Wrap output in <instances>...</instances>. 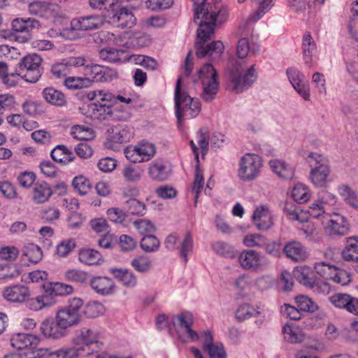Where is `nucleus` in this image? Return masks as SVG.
Here are the masks:
<instances>
[{"instance_id":"obj_1","label":"nucleus","mask_w":358,"mask_h":358,"mask_svg":"<svg viewBox=\"0 0 358 358\" xmlns=\"http://www.w3.org/2000/svg\"><path fill=\"white\" fill-rule=\"evenodd\" d=\"M194 6V21L197 20L199 28L196 31V41L194 44L196 55L198 58L210 57L213 59H217L224 52V46L221 41H215L210 43L207 41L214 36L216 22H224L228 16V10L226 8L206 7V0H193Z\"/></svg>"},{"instance_id":"obj_2","label":"nucleus","mask_w":358,"mask_h":358,"mask_svg":"<svg viewBox=\"0 0 358 358\" xmlns=\"http://www.w3.org/2000/svg\"><path fill=\"white\" fill-rule=\"evenodd\" d=\"M181 84L182 78L179 77L175 88L176 115L179 125L182 120L194 118L201 111L199 100L192 98L187 92L181 91Z\"/></svg>"},{"instance_id":"obj_3","label":"nucleus","mask_w":358,"mask_h":358,"mask_svg":"<svg viewBox=\"0 0 358 358\" xmlns=\"http://www.w3.org/2000/svg\"><path fill=\"white\" fill-rule=\"evenodd\" d=\"M198 78L203 85L201 99L207 103L211 102L215 99L219 90L217 71L210 63H206L199 70Z\"/></svg>"},{"instance_id":"obj_4","label":"nucleus","mask_w":358,"mask_h":358,"mask_svg":"<svg viewBox=\"0 0 358 358\" xmlns=\"http://www.w3.org/2000/svg\"><path fill=\"white\" fill-rule=\"evenodd\" d=\"M229 78L233 90L240 93L247 90L257 78L254 65L245 71L244 62L236 61L230 72Z\"/></svg>"},{"instance_id":"obj_5","label":"nucleus","mask_w":358,"mask_h":358,"mask_svg":"<svg viewBox=\"0 0 358 358\" xmlns=\"http://www.w3.org/2000/svg\"><path fill=\"white\" fill-rule=\"evenodd\" d=\"M83 301L80 298L69 300V305L59 308L55 317L68 332V329L78 325L82 322L81 308Z\"/></svg>"},{"instance_id":"obj_6","label":"nucleus","mask_w":358,"mask_h":358,"mask_svg":"<svg viewBox=\"0 0 358 358\" xmlns=\"http://www.w3.org/2000/svg\"><path fill=\"white\" fill-rule=\"evenodd\" d=\"M72 343L76 345H81L84 348L86 355H92L94 351L99 348V333L97 330L84 327L75 331Z\"/></svg>"},{"instance_id":"obj_7","label":"nucleus","mask_w":358,"mask_h":358,"mask_svg":"<svg viewBox=\"0 0 358 358\" xmlns=\"http://www.w3.org/2000/svg\"><path fill=\"white\" fill-rule=\"evenodd\" d=\"M41 57L37 54H29L23 57L17 64V70L27 82L34 83L41 76Z\"/></svg>"},{"instance_id":"obj_8","label":"nucleus","mask_w":358,"mask_h":358,"mask_svg":"<svg viewBox=\"0 0 358 358\" xmlns=\"http://www.w3.org/2000/svg\"><path fill=\"white\" fill-rule=\"evenodd\" d=\"M262 166V162L259 156L248 153L240 160L238 177L244 181L252 180L259 176Z\"/></svg>"},{"instance_id":"obj_9","label":"nucleus","mask_w":358,"mask_h":358,"mask_svg":"<svg viewBox=\"0 0 358 358\" xmlns=\"http://www.w3.org/2000/svg\"><path fill=\"white\" fill-rule=\"evenodd\" d=\"M39 338L30 334H17L13 335L10 338V344L19 350L24 349H29L30 351L24 353L26 358H41V350H35L38 343Z\"/></svg>"},{"instance_id":"obj_10","label":"nucleus","mask_w":358,"mask_h":358,"mask_svg":"<svg viewBox=\"0 0 358 358\" xmlns=\"http://www.w3.org/2000/svg\"><path fill=\"white\" fill-rule=\"evenodd\" d=\"M192 324V315L187 312L176 315L173 318V326L179 328L178 330L179 338L185 342L188 340L197 341L199 339L198 334L191 329Z\"/></svg>"},{"instance_id":"obj_11","label":"nucleus","mask_w":358,"mask_h":358,"mask_svg":"<svg viewBox=\"0 0 358 358\" xmlns=\"http://www.w3.org/2000/svg\"><path fill=\"white\" fill-rule=\"evenodd\" d=\"M40 22L34 18H16L12 22V27L15 32L21 33L22 35L16 36V41L20 43H26L31 39V32L34 29H38Z\"/></svg>"},{"instance_id":"obj_12","label":"nucleus","mask_w":358,"mask_h":358,"mask_svg":"<svg viewBox=\"0 0 358 358\" xmlns=\"http://www.w3.org/2000/svg\"><path fill=\"white\" fill-rule=\"evenodd\" d=\"M108 16L112 23L117 27L131 28L136 23V17L132 12L124 7H121L118 1L115 6L109 10Z\"/></svg>"},{"instance_id":"obj_13","label":"nucleus","mask_w":358,"mask_h":358,"mask_svg":"<svg viewBox=\"0 0 358 358\" xmlns=\"http://www.w3.org/2000/svg\"><path fill=\"white\" fill-rule=\"evenodd\" d=\"M104 17L99 15L80 16L71 21V29L76 31H93L99 29L104 24Z\"/></svg>"},{"instance_id":"obj_14","label":"nucleus","mask_w":358,"mask_h":358,"mask_svg":"<svg viewBox=\"0 0 358 358\" xmlns=\"http://www.w3.org/2000/svg\"><path fill=\"white\" fill-rule=\"evenodd\" d=\"M241 266L247 270L259 271L268 264L259 252L253 250H245L238 257Z\"/></svg>"},{"instance_id":"obj_15","label":"nucleus","mask_w":358,"mask_h":358,"mask_svg":"<svg viewBox=\"0 0 358 358\" xmlns=\"http://www.w3.org/2000/svg\"><path fill=\"white\" fill-rule=\"evenodd\" d=\"M40 330L45 338L55 340L65 337L68 333L55 317L45 318L41 324Z\"/></svg>"},{"instance_id":"obj_16","label":"nucleus","mask_w":358,"mask_h":358,"mask_svg":"<svg viewBox=\"0 0 358 358\" xmlns=\"http://www.w3.org/2000/svg\"><path fill=\"white\" fill-rule=\"evenodd\" d=\"M4 299L14 303H24L31 296L28 287L23 285H15L6 287L3 292Z\"/></svg>"},{"instance_id":"obj_17","label":"nucleus","mask_w":358,"mask_h":358,"mask_svg":"<svg viewBox=\"0 0 358 358\" xmlns=\"http://www.w3.org/2000/svg\"><path fill=\"white\" fill-rule=\"evenodd\" d=\"M86 75L92 76L94 82H108L115 78V70L107 66L91 64L86 66Z\"/></svg>"},{"instance_id":"obj_18","label":"nucleus","mask_w":358,"mask_h":358,"mask_svg":"<svg viewBox=\"0 0 358 358\" xmlns=\"http://www.w3.org/2000/svg\"><path fill=\"white\" fill-rule=\"evenodd\" d=\"M95 108L96 112L92 115V119H106L108 117H111L113 120L119 121H126L130 117L129 113L127 108L122 106H115L110 107V111H101L99 106H92L91 110Z\"/></svg>"},{"instance_id":"obj_19","label":"nucleus","mask_w":358,"mask_h":358,"mask_svg":"<svg viewBox=\"0 0 358 358\" xmlns=\"http://www.w3.org/2000/svg\"><path fill=\"white\" fill-rule=\"evenodd\" d=\"M329 301L337 308H345L348 312L358 315V298L348 294L338 293L330 296Z\"/></svg>"},{"instance_id":"obj_20","label":"nucleus","mask_w":358,"mask_h":358,"mask_svg":"<svg viewBox=\"0 0 358 358\" xmlns=\"http://www.w3.org/2000/svg\"><path fill=\"white\" fill-rule=\"evenodd\" d=\"M282 252L287 258L294 262H303L308 257L306 248L297 241H291L285 244Z\"/></svg>"},{"instance_id":"obj_21","label":"nucleus","mask_w":358,"mask_h":358,"mask_svg":"<svg viewBox=\"0 0 358 358\" xmlns=\"http://www.w3.org/2000/svg\"><path fill=\"white\" fill-rule=\"evenodd\" d=\"M349 231V226L345 218L340 215H335L328 222L326 232L331 236H341L346 235Z\"/></svg>"},{"instance_id":"obj_22","label":"nucleus","mask_w":358,"mask_h":358,"mask_svg":"<svg viewBox=\"0 0 358 358\" xmlns=\"http://www.w3.org/2000/svg\"><path fill=\"white\" fill-rule=\"evenodd\" d=\"M90 285L92 289L101 295H109L115 292V283L108 277H93L90 281Z\"/></svg>"},{"instance_id":"obj_23","label":"nucleus","mask_w":358,"mask_h":358,"mask_svg":"<svg viewBox=\"0 0 358 358\" xmlns=\"http://www.w3.org/2000/svg\"><path fill=\"white\" fill-rule=\"evenodd\" d=\"M46 294L54 301V306L57 303V296L69 294L73 292V287L61 282H45L42 285Z\"/></svg>"},{"instance_id":"obj_24","label":"nucleus","mask_w":358,"mask_h":358,"mask_svg":"<svg viewBox=\"0 0 358 358\" xmlns=\"http://www.w3.org/2000/svg\"><path fill=\"white\" fill-rule=\"evenodd\" d=\"M24 303L27 308L32 311H39L54 306V301L50 296L46 294L45 290H43L41 294L35 297H28Z\"/></svg>"},{"instance_id":"obj_25","label":"nucleus","mask_w":358,"mask_h":358,"mask_svg":"<svg viewBox=\"0 0 358 358\" xmlns=\"http://www.w3.org/2000/svg\"><path fill=\"white\" fill-rule=\"evenodd\" d=\"M87 98L90 100H96V102L91 103L87 106V113L89 116L92 118V115L94 113L96 112V110H91V106H99L100 105H103L106 101L111 102L113 99V97L111 96V92L107 90H94L91 91L87 94Z\"/></svg>"},{"instance_id":"obj_26","label":"nucleus","mask_w":358,"mask_h":358,"mask_svg":"<svg viewBox=\"0 0 358 358\" xmlns=\"http://www.w3.org/2000/svg\"><path fill=\"white\" fill-rule=\"evenodd\" d=\"M345 261L358 263V237L351 236L346 239V244L341 252Z\"/></svg>"},{"instance_id":"obj_27","label":"nucleus","mask_w":358,"mask_h":358,"mask_svg":"<svg viewBox=\"0 0 358 358\" xmlns=\"http://www.w3.org/2000/svg\"><path fill=\"white\" fill-rule=\"evenodd\" d=\"M109 272L127 287H134L137 285L136 276L128 269L111 268L109 269Z\"/></svg>"},{"instance_id":"obj_28","label":"nucleus","mask_w":358,"mask_h":358,"mask_svg":"<svg viewBox=\"0 0 358 358\" xmlns=\"http://www.w3.org/2000/svg\"><path fill=\"white\" fill-rule=\"evenodd\" d=\"M148 173L153 180L163 181L168 178L170 169L167 163L162 161H155L150 164Z\"/></svg>"},{"instance_id":"obj_29","label":"nucleus","mask_w":358,"mask_h":358,"mask_svg":"<svg viewBox=\"0 0 358 358\" xmlns=\"http://www.w3.org/2000/svg\"><path fill=\"white\" fill-rule=\"evenodd\" d=\"M45 100L54 106H64L66 104V99L63 92L53 87H47L43 90Z\"/></svg>"},{"instance_id":"obj_30","label":"nucleus","mask_w":358,"mask_h":358,"mask_svg":"<svg viewBox=\"0 0 358 358\" xmlns=\"http://www.w3.org/2000/svg\"><path fill=\"white\" fill-rule=\"evenodd\" d=\"M132 134L128 127L118 125L110 129L108 140L115 143H122L129 141Z\"/></svg>"},{"instance_id":"obj_31","label":"nucleus","mask_w":358,"mask_h":358,"mask_svg":"<svg viewBox=\"0 0 358 358\" xmlns=\"http://www.w3.org/2000/svg\"><path fill=\"white\" fill-rule=\"evenodd\" d=\"M50 156L55 162L62 165L68 164L74 159L73 153L63 145L56 146L51 151Z\"/></svg>"},{"instance_id":"obj_32","label":"nucleus","mask_w":358,"mask_h":358,"mask_svg":"<svg viewBox=\"0 0 358 358\" xmlns=\"http://www.w3.org/2000/svg\"><path fill=\"white\" fill-rule=\"evenodd\" d=\"M303 53L305 64L310 67L316 51V45L310 33H306L303 38Z\"/></svg>"},{"instance_id":"obj_33","label":"nucleus","mask_w":358,"mask_h":358,"mask_svg":"<svg viewBox=\"0 0 358 358\" xmlns=\"http://www.w3.org/2000/svg\"><path fill=\"white\" fill-rule=\"evenodd\" d=\"M33 199L36 203H43L52 194V189L45 182L36 183L34 187Z\"/></svg>"},{"instance_id":"obj_34","label":"nucleus","mask_w":358,"mask_h":358,"mask_svg":"<svg viewBox=\"0 0 358 358\" xmlns=\"http://www.w3.org/2000/svg\"><path fill=\"white\" fill-rule=\"evenodd\" d=\"M293 274L300 284L308 287H313L314 278L310 267L306 266L297 267L294 269Z\"/></svg>"},{"instance_id":"obj_35","label":"nucleus","mask_w":358,"mask_h":358,"mask_svg":"<svg viewBox=\"0 0 358 358\" xmlns=\"http://www.w3.org/2000/svg\"><path fill=\"white\" fill-rule=\"evenodd\" d=\"M259 51V47L255 45H251L249 39L245 36L241 37L237 43L236 55L240 59L245 58L250 52L256 55Z\"/></svg>"},{"instance_id":"obj_36","label":"nucleus","mask_w":358,"mask_h":358,"mask_svg":"<svg viewBox=\"0 0 358 358\" xmlns=\"http://www.w3.org/2000/svg\"><path fill=\"white\" fill-rule=\"evenodd\" d=\"M269 165L271 169L278 176L284 179H292L294 176V169L285 162L280 160H271Z\"/></svg>"},{"instance_id":"obj_37","label":"nucleus","mask_w":358,"mask_h":358,"mask_svg":"<svg viewBox=\"0 0 358 358\" xmlns=\"http://www.w3.org/2000/svg\"><path fill=\"white\" fill-rule=\"evenodd\" d=\"M79 261L87 265L99 264L102 262V256L97 250L83 249L79 253Z\"/></svg>"},{"instance_id":"obj_38","label":"nucleus","mask_w":358,"mask_h":358,"mask_svg":"<svg viewBox=\"0 0 358 358\" xmlns=\"http://www.w3.org/2000/svg\"><path fill=\"white\" fill-rule=\"evenodd\" d=\"M330 174V167L322 169H310V179L313 184L319 187H325L328 182Z\"/></svg>"},{"instance_id":"obj_39","label":"nucleus","mask_w":358,"mask_h":358,"mask_svg":"<svg viewBox=\"0 0 358 358\" xmlns=\"http://www.w3.org/2000/svg\"><path fill=\"white\" fill-rule=\"evenodd\" d=\"M239 3H243L245 0H238ZM259 5L258 9L252 15H250L248 21L250 22H255L259 20L266 12H268L272 6L273 0H252Z\"/></svg>"},{"instance_id":"obj_40","label":"nucleus","mask_w":358,"mask_h":358,"mask_svg":"<svg viewBox=\"0 0 358 358\" xmlns=\"http://www.w3.org/2000/svg\"><path fill=\"white\" fill-rule=\"evenodd\" d=\"M310 169H320L323 168H329V162L324 155L317 152H310L306 157Z\"/></svg>"},{"instance_id":"obj_41","label":"nucleus","mask_w":358,"mask_h":358,"mask_svg":"<svg viewBox=\"0 0 358 358\" xmlns=\"http://www.w3.org/2000/svg\"><path fill=\"white\" fill-rule=\"evenodd\" d=\"M282 334L285 340L289 343H300L303 339V334L301 331L297 327L292 326L289 324L283 327Z\"/></svg>"},{"instance_id":"obj_42","label":"nucleus","mask_w":358,"mask_h":358,"mask_svg":"<svg viewBox=\"0 0 358 358\" xmlns=\"http://www.w3.org/2000/svg\"><path fill=\"white\" fill-rule=\"evenodd\" d=\"M105 310L102 303L97 301H90L83 308L82 313L87 318H94L103 314Z\"/></svg>"},{"instance_id":"obj_43","label":"nucleus","mask_w":358,"mask_h":358,"mask_svg":"<svg viewBox=\"0 0 358 358\" xmlns=\"http://www.w3.org/2000/svg\"><path fill=\"white\" fill-rule=\"evenodd\" d=\"M22 255L27 257L30 262L34 264L39 262L43 257L41 249L34 243H29L24 246Z\"/></svg>"},{"instance_id":"obj_44","label":"nucleus","mask_w":358,"mask_h":358,"mask_svg":"<svg viewBox=\"0 0 358 358\" xmlns=\"http://www.w3.org/2000/svg\"><path fill=\"white\" fill-rule=\"evenodd\" d=\"M125 208L128 213L134 215L143 216L146 213V206L145 203L136 199L127 200L126 201Z\"/></svg>"},{"instance_id":"obj_45","label":"nucleus","mask_w":358,"mask_h":358,"mask_svg":"<svg viewBox=\"0 0 358 358\" xmlns=\"http://www.w3.org/2000/svg\"><path fill=\"white\" fill-rule=\"evenodd\" d=\"M52 355L57 358H76L80 356H87L84 348L80 347L62 348L55 351Z\"/></svg>"},{"instance_id":"obj_46","label":"nucleus","mask_w":358,"mask_h":358,"mask_svg":"<svg viewBox=\"0 0 358 358\" xmlns=\"http://www.w3.org/2000/svg\"><path fill=\"white\" fill-rule=\"evenodd\" d=\"M73 187L80 195H85L92 188L90 180L83 176H76L72 181Z\"/></svg>"},{"instance_id":"obj_47","label":"nucleus","mask_w":358,"mask_h":358,"mask_svg":"<svg viewBox=\"0 0 358 358\" xmlns=\"http://www.w3.org/2000/svg\"><path fill=\"white\" fill-rule=\"evenodd\" d=\"M132 267L138 272L145 273L152 266V261L147 257L138 256L131 262Z\"/></svg>"},{"instance_id":"obj_48","label":"nucleus","mask_w":358,"mask_h":358,"mask_svg":"<svg viewBox=\"0 0 358 358\" xmlns=\"http://www.w3.org/2000/svg\"><path fill=\"white\" fill-rule=\"evenodd\" d=\"M292 196L293 199L299 203H306L310 199L308 188L301 183H299L294 187Z\"/></svg>"},{"instance_id":"obj_49","label":"nucleus","mask_w":358,"mask_h":358,"mask_svg":"<svg viewBox=\"0 0 358 358\" xmlns=\"http://www.w3.org/2000/svg\"><path fill=\"white\" fill-rule=\"evenodd\" d=\"M160 242L153 235H145L141 241V248L146 252L157 251L159 247Z\"/></svg>"},{"instance_id":"obj_50","label":"nucleus","mask_w":358,"mask_h":358,"mask_svg":"<svg viewBox=\"0 0 358 358\" xmlns=\"http://www.w3.org/2000/svg\"><path fill=\"white\" fill-rule=\"evenodd\" d=\"M19 275L18 270L14 264L0 263V280H11Z\"/></svg>"},{"instance_id":"obj_51","label":"nucleus","mask_w":358,"mask_h":358,"mask_svg":"<svg viewBox=\"0 0 358 358\" xmlns=\"http://www.w3.org/2000/svg\"><path fill=\"white\" fill-rule=\"evenodd\" d=\"M122 50H116L113 48L102 49L99 51L100 58L109 62H117L121 60L120 57L123 55Z\"/></svg>"},{"instance_id":"obj_52","label":"nucleus","mask_w":358,"mask_h":358,"mask_svg":"<svg viewBox=\"0 0 358 358\" xmlns=\"http://www.w3.org/2000/svg\"><path fill=\"white\" fill-rule=\"evenodd\" d=\"M64 83L68 89L77 90L89 87L91 81L89 78L69 76L65 79Z\"/></svg>"},{"instance_id":"obj_53","label":"nucleus","mask_w":358,"mask_h":358,"mask_svg":"<svg viewBox=\"0 0 358 358\" xmlns=\"http://www.w3.org/2000/svg\"><path fill=\"white\" fill-rule=\"evenodd\" d=\"M259 314L253 307L249 304H243L240 306L236 311V318L238 322H243L251 317L256 316Z\"/></svg>"},{"instance_id":"obj_54","label":"nucleus","mask_w":358,"mask_h":358,"mask_svg":"<svg viewBox=\"0 0 358 358\" xmlns=\"http://www.w3.org/2000/svg\"><path fill=\"white\" fill-rule=\"evenodd\" d=\"M295 301L298 308L303 312H314L317 309V304L310 298L301 295L296 296Z\"/></svg>"},{"instance_id":"obj_55","label":"nucleus","mask_w":358,"mask_h":358,"mask_svg":"<svg viewBox=\"0 0 358 358\" xmlns=\"http://www.w3.org/2000/svg\"><path fill=\"white\" fill-rule=\"evenodd\" d=\"M51 3L46 1H34L29 4V12L31 14L43 16L50 9Z\"/></svg>"},{"instance_id":"obj_56","label":"nucleus","mask_w":358,"mask_h":358,"mask_svg":"<svg viewBox=\"0 0 358 358\" xmlns=\"http://www.w3.org/2000/svg\"><path fill=\"white\" fill-rule=\"evenodd\" d=\"M193 249L192 236L189 231L185 233V238L180 243V256L186 262L187 261V255Z\"/></svg>"},{"instance_id":"obj_57","label":"nucleus","mask_w":358,"mask_h":358,"mask_svg":"<svg viewBox=\"0 0 358 358\" xmlns=\"http://www.w3.org/2000/svg\"><path fill=\"white\" fill-rule=\"evenodd\" d=\"M213 251L221 256L233 258L234 253L232 247L223 241H217L212 244Z\"/></svg>"},{"instance_id":"obj_58","label":"nucleus","mask_w":358,"mask_h":358,"mask_svg":"<svg viewBox=\"0 0 358 358\" xmlns=\"http://www.w3.org/2000/svg\"><path fill=\"white\" fill-rule=\"evenodd\" d=\"M204 184V178L200 170L199 166L197 165L195 170V177L193 182L192 192L195 194L194 202L196 204L199 194L203 189Z\"/></svg>"},{"instance_id":"obj_59","label":"nucleus","mask_w":358,"mask_h":358,"mask_svg":"<svg viewBox=\"0 0 358 358\" xmlns=\"http://www.w3.org/2000/svg\"><path fill=\"white\" fill-rule=\"evenodd\" d=\"M136 147L138 156L142 158L141 162L149 160L155 153V147L150 143H143Z\"/></svg>"},{"instance_id":"obj_60","label":"nucleus","mask_w":358,"mask_h":358,"mask_svg":"<svg viewBox=\"0 0 358 358\" xmlns=\"http://www.w3.org/2000/svg\"><path fill=\"white\" fill-rule=\"evenodd\" d=\"M51 71L57 78H64L71 72L66 59H64L62 62L53 64Z\"/></svg>"},{"instance_id":"obj_61","label":"nucleus","mask_w":358,"mask_h":358,"mask_svg":"<svg viewBox=\"0 0 358 358\" xmlns=\"http://www.w3.org/2000/svg\"><path fill=\"white\" fill-rule=\"evenodd\" d=\"M315 272L324 278H328L331 277V274L333 271H335L336 268L334 266H331L329 264H327L324 262H320L315 264Z\"/></svg>"},{"instance_id":"obj_62","label":"nucleus","mask_w":358,"mask_h":358,"mask_svg":"<svg viewBox=\"0 0 358 358\" xmlns=\"http://www.w3.org/2000/svg\"><path fill=\"white\" fill-rule=\"evenodd\" d=\"M64 275L68 280L78 283H83L87 278V273L78 269H69L65 272Z\"/></svg>"},{"instance_id":"obj_63","label":"nucleus","mask_w":358,"mask_h":358,"mask_svg":"<svg viewBox=\"0 0 358 358\" xmlns=\"http://www.w3.org/2000/svg\"><path fill=\"white\" fill-rule=\"evenodd\" d=\"M19 255V250L15 246H5L0 248V259L6 261H14Z\"/></svg>"},{"instance_id":"obj_64","label":"nucleus","mask_w":358,"mask_h":358,"mask_svg":"<svg viewBox=\"0 0 358 358\" xmlns=\"http://www.w3.org/2000/svg\"><path fill=\"white\" fill-rule=\"evenodd\" d=\"M76 247V243L72 239L61 242L57 247V254L59 257H66Z\"/></svg>"}]
</instances>
